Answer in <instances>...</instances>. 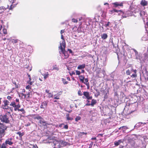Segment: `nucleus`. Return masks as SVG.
Returning <instances> with one entry per match:
<instances>
[{
    "label": "nucleus",
    "instance_id": "1",
    "mask_svg": "<svg viewBox=\"0 0 148 148\" xmlns=\"http://www.w3.org/2000/svg\"><path fill=\"white\" fill-rule=\"evenodd\" d=\"M3 103L1 106V108L4 110H10L12 112L13 111V108L12 107H10L9 106L10 102L9 101L6 100L5 99L3 101Z\"/></svg>",
    "mask_w": 148,
    "mask_h": 148
},
{
    "label": "nucleus",
    "instance_id": "2",
    "mask_svg": "<svg viewBox=\"0 0 148 148\" xmlns=\"http://www.w3.org/2000/svg\"><path fill=\"white\" fill-rule=\"evenodd\" d=\"M62 45L63 46H61L59 47V49H60L59 52L60 53H62L64 56V58L65 59H67L69 57V55L67 51L65 50L66 44L64 41L62 43Z\"/></svg>",
    "mask_w": 148,
    "mask_h": 148
},
{
    "label": "nucleus",
    "instance_id": "3",
    "mask_svg": "<svg viewBox=\"0 0 148 148\" xmlns=\"http://www.w3.org/2000/svg\"><path fill=\"white\" fill-rule=\"evenodd\" d=\"M10 106L12 107V108H14V110L15 111L17 110H18V111H20L21 112H22L23 114H25V112L24 109L22 108L21 109H19L21 107V105L20 104H16V103L15 102L13 101L10 103Z\"/></svg>",
    "mask_w": 148,
    "mask_h": 148
},
{
    "label": "nucleus",
    "instance_id": "4",
    "mask_svg": "<svg viewBox=\"0 0 148 148\" xmlns=\"http://www.w3.org/2000/svg\"><path fill=\"white\" fill-rule=\"evenodd\" d=\"M0 120L1 122L6 123H9L10 122L9 116L6 113L3 115H0Z\"/></svg>",
    "mask_w": 148,
    "mask_h": 148
},
{
    "label": "nucleus",
    "instance_id": "5",
    "mask_svg": "<svg viewBox=\"0 0 148 148\" xmlns=\"http://www.w3.org/2000/svg\"><path fill=\"white\" fill-rule=\"evenodd\" d=\"M38 120H39L38 125H40V126L47 125V123L46 121L44 120L40 116H38Z\"/></svg>",
    "mask_w": 148,
    "mask_h": 148
},
{
    "label": "nucleus",
    "instance_id": "6",
    "mask_svg": "<svg viewBox=\"0 0 148 148\" xmlns=\"http://www.w3.org/2000/svg\"><path fill=\"white\" fill-rule=\"evenodd\" d=\"M7 128V126L0 122V133L1 135H4V132Z\"/></svg>",
    "mask_w": 148,
    "mask_h": 148
},
{
    "label": "nucleus",
    "instance_id": "7",
    "mask_svg": "<svg viewBox=\"0 0 148 148\" xmlns=\"http://www.w3.org/2000/svg\"><path fill=\"white\" fill-rule=\"evenodd\" d=\"M84 96L82 97L83 99L86 98L87 99H91L92 98V96H90V92L87 91H85L83 92Z\"/></svg>",
    "mask_w": 148,
    "mask_h": 148
},
{
    "label": "nucleus",
    "instance_id": "8",
    "mask_svg": "<svg viewBox=\"0 0 148 148\" xmlns=\"http://www.w3.org/2000/svg\"><path fill=\"white\" fill-rule=\"evenodd\" d=\"M13 139L12 138H9L7 139L5 141L6 144H8L9 145H11L13 144V142H12Z\"/></svg>",
    "mask_w": 148,
    "mask_h": 148
},
{
    "label": "nucleus",
    "instance_id": "9",
    "mask_svg": "<svg viewBox=\"0 0 148 148\" xmlns=\"http://www.w3.org/2000/svg\"><path fill=\"white\" fill-rule=\"evenodd\" d=\"M114 6V7L116 8L118 6L123 7V3H119L118 2H116L112 3Z\"/></svg>",
    "mask_w": 148,
    "mask_h": 148
},
{
    "label": "nucleus",
    "instance_id": "10",
    "mask_svg": "<svg viewBox=\"0 0 148 148\" xmlns=\"http://www.w3.org/2000/svg\"><path fill=\"white\" fill-rule=\"evenodd\" d=\"M131 71L134 72V73L132 74L131 75V77H135L137 76V74H136L137 70H134L133 69H132L131 70Z\"/></svg>",
    "mask_w": 148,
    "mask_h": 148
},
{
    "label": "nucleus",
    "instance_id": "11",
    "mask_svg": "<svg viewBox=\"0 0 148 148\" xmlns=\"http://www.w3.org/2000/svg\"><path fill=\"white\" fill-rule=\"evenodd\" d=\"M47 105V103L45 101L41 103L40 107L42 108H44L45 107H46Z\"/></svg>",
    "mask_w": 148,
    "mask_h": 148
},
{
    "label": "nucleus",
    "instance_id": "12",
    "mask_svg": "<svg viewBox=\"0 0 148 148\" xmlns=\"http://www.w3.org/2000/svg\"><path fill=\"white\" fill-rule=\"evenodd\" d=\"M85 64H82L79 65L77 67V69H78L80 70L83 69L85 68Z\"/></svg>",
    "mask_w": 148,
    "mask_h": 148
},
{
    "label": "nucleus",
    "instance_id": "13",
    "mask_svg": "<svg viewBox=\"0 0 148 148\" xmlns=\"http://www.w3.org/2000/svg\"><path fill=\"white\" fill-rule=\"evenodd\" d=\"M49 90H45V92L48 94V97L49 98H50L53 97V94L52 93H49Z\"/></svg>",
    "mask_w": 148,
    "mask_h": 148
},
{
    "label": "nucleus",
    "instance_id": "14",
    "mask_svg": "<svg viewBox=\"0 0 148 148\" xmlns=\"http://www.w3.org/2000/svg\"><path fill=\"white\" fill-rule=\"evenodd\" d=\"M140 4L143 6H145L147 5V2L145 0H142L141 1Z\"/></svg>",
    "mask_w": 148,
    "mask_h": 148
},
{
    "label": "nucleus",
    "instance_id": "15",
    "mask_svg": "<svg viewBox=\"0 0 148 148\" xmlns=\"http://www.w3.org/2000/svg\"><path fill=\"white\" fill-rule=\"evenodd\" d=\"M97 103V101L96 100L93 99H92L91 103H90L91 106H93L94 105L96 104Z\"/></svg>",
    "mask_w": 148,
    "mask_h": 148
},
{
    "label": "nucleus",
    "instance_id": "16",
    "mask_svg": "<svg viewBox=\"0 0 148 148\" xmlns=\"http://www.w3.org/2000/svg\"><path fill=\"white\" fill-rule=\"evenodd\" d=\"M108 36L107 34L104 33L103 34L101 35V38L103 40H105L107 38Z\"/></svg>",
    "mask_w": 148,
    "mask_h": 148
},
{
    "label": "nucleus",
    "instance_id": "17",
    "mask_svg": "<svg viewBox=\"0 0 148 148\" xmlns=\"http://www.w3.org/2000/svg\"><path fill=\"white\" fill-rule=\"evenodd\" d=\"M60 143L61 144L63 145L64 146H66L69 145V143L65 141H62Z\"/></svg>",
    "mask_w": 148,
    "mask_h": 148
},
{
    "label": "nucleus",
    "instance_id": "18",
    "mask_svg": "<svg viewBox=\"0 0 148 148\" xmlns=\"http://www.w3.org/2000/svg\"><path fill=\"white\" fill-rule=\"evenodd\" d=\"M79 79L81 82H84V75H80L79 76Z\"/></svg>",
    "mask_w": 148,
    "mask_h": 148
},
{
    "label": "nucleus",
    "instance_id": "19",
    "mask_svg": "<svg viewBox=\"0 0 148 148\" xmlns=\"http://www.w3.org/2000/svg\"><path fill=\"white\" fill-rule=\"evenodd\" d=\"M27 75L28 76V77H29V79L27 81V82L30 85L32 84V82L31 81V77L30 75H29L28 73H27Z\"/></svg>",
    "mask_w": 148,
    "mask_h": 148
},
{
    "label": "nucleus",
    "instance_id": "20",
    "mask_svg": "<svg viewBox=\"0 0 148 148\" xmlns=\"http://www.w3.org/2000/svg\"><path fill=\"white\" fill-rule=\"evenodd\" d=\"M144 55L143 61L145 62V60L148 59V54L147 53H145L144 54Z\"/></svg>",
    "mask_w": 148,
    "mask_h": 148
},
{
    "label": "nucleus",
    "instance_id": "21",
    "mask_svg": "<svg viewBox=\"0 0 148 148\" xmlns=\"http://www.w3.org/2000/svg\"><path fill=\"white\" fill-rule=\"evenodd\" d=\"M6 145L5 142L4 143H3L1 145H0V148H6Z\"/></svg>",
    "mask_w": 148,
    "mask_h": 148
},
{
    "label": "nucleus",
    "instance_id": "22",
    "mask_svg": "<svg viewBox=\"0 0 148 148\" xmlns=\"http://www.w3.org/2000/svg\"><path fill=\"white\" fill-rule=\"evenodd\" d=\"M25 89H23L22 90V92L21 93V95L22 96H23L25 98H26V94H24L23 93L24 92H25Z\"/></svg>",
    "mask_w": 148,
    "mask_h": 148
},
{
    "label": "nucleus",
    "instance_id": "23",
    "mask_svg": "<svg viewBox=\"0 0 148 148\" xmlns=\"http://www.w3.org/2000/svg\"><path fill=\"white\" fill-rule=\"evenodd\" d=\"M69 114H66V119L67 120H72L73 119L70 117Z\"/></svg>",
    "mask_w": 148,
    "mask_h": 148
},
{
    "label": "nucleus",
    "instance_id": "24",
    "mask_svg": "<svg viewBox=\"0 0 148 148\" xmlns=\"http://www.w3.org/2000/svg\"><path fill=\"white\" fill-rule=\"evenodd\" d=\"M61 38L63 40V41H62V43H60V46H63L62 45V44L63 42H64H64L65 44H66V43H65L64 39V36L62 34H61Z\"/></svg>",
    "mask_w": 148,
    "mask_h": 148
},
{
    "label": "nucleus",
    "instance_id": "25",
    "mask_svg": "<svg viewBox=\"0 0 148 148\" xmlns=\"http://www.w3.org/2000/svg\"><path fill=\"white\" fill-rule=\"evenodd\" d=\"M119 11L121 12L122 13V14H124L123 12H122V11H121V10H118L115 9H113V10H111V12H119Z\"/></svg>",
    "mask_w": 148,
    "mask_h": 148
},
{
    "label": "nucleus",
    "instance_id": "26",
    "mask_svg": "<svg viewBox=\"0 0 148 148\" xmlns=\"http://www.w3.org/2000/svg\"><path fill=\"white\" fill-rule=\"evenodd\" d=\"M60 92L58 93L57 95H54V99H59L60 98L59 97V96L60 95V94H59Z\"/></svg>",
    "mask_w": 148,
    "mask_h": 148
},
{
    "label": "nucleus",
    "instance_id": "27",
    "mask_svg": "<svg viewBox=\"0 0 148 148\" xmlns=\"http://www.w3.org/2000/svg\"><path fill=\"white\" fill-rule=\"evenodd\" d=\"M16 134H18L20 137H21L24 135V133L23 132L21 133L20 132H18L16 133Z\"/></svg>",
    "mask_w": 148,
    "mask_h": 148
},
{
    "label": "nucleus",
    "instance_id": "28",
    "mask_svg": "<svg viewBox=\"0 0 148 148\" xmlns=\"http://www.w3.org/2000/svg\"><path fill=\"white\" fill-rule=\"evenodd\" d=\"M42 75L44 76V78L45 79H46L47 77H48L49 74L48 72L45 74H42Z\"/></svg>",
    "mask_w": 148,
    "mask_h": 148
},
{
    "label": "nucleus",
    "instance_id": "29",
    "mask_svg": "<svg viewBox=\"0 0 148 148\" xmlns=\"http://www.w3.org/2000/svg\"><path fill=\"white\" fill-rule=\"evenodd\" d=\"M9 7L8 5L7 7V8H5L3 6H1L0 7V10H3V11H4L6 10L7 8H8Z\"/></svg>",
    "mask_w": 148,
    "mask_h": 148
},
{
    "label": "nucleus",
    "instance_id": "30",
    "mask_svg": "<svg viewBox=\"0 0 148 148\" xmlns=\"http://www.w3.org/2000/svg\"><path fill=\"white\" fill-rule=\"evenodd\" d=\"M87 134V133L86 132L85 133L84 132H80L79 134V136L80 137H81V136L82 137V136L83 135H84V134L86 135Z\"/></svg>",
    "mask_w": 148,
    "mask_h": 148
},
{
    "label": "nucleus",
    "instance_id": "31",
    "mask_svg": "<svg viewBox=\"0 0 148 148\" xmlns=\"http://www.w3.org/2000/svg\"><path fill=\"white\" fill-rule=\"evenodd\" d=\"M11 41L14 44L17 43L18 41V40L16 39H12Z\"/></svg>",
    "mask_w": 148,
    "mask_h": 148
},
{
    "label": "nucleus",
    "instance_id": "32",
    "mask_svg": "<svg viewBox=\"0 0 148 148\" xmlns=\"http://www.w3.org/2000/svg\"><path fill=\"white\" fill-rule=\"evenodd\" d=\"M52 70L58 71L59 70V69L57 67V65H56L53 66Z\"/></svg>",
    "mask_w": 148,
    "mask_h": 148
},
{
    "label": "nucleus",
    "instance_id": "33",
    "mask_svg": "<svg viewBox=\"0 0 148 148\" xmlns=\"http://www.w3.org/2000/svg\"><path fill=\"white\" fill-rule=\"evenodd\" d=\"M62 81L64 84H67L68 82L66 81V79L64 78L62 79Z\"/></svg>",
    "mask_w": 148,
    "mask_h": 148
},
{
    "label": "nucleus",
    "instance_id": "34",
    "mask_svg": "<svg viewBox=\"0 0 148 148\" xmlns=\"http://www.w3.org/2000/svg\"><path fill=\"white\" fill-rule=\"evenodd\" d=\"M20 49H21V52H24L25 51V48L23 47H20Z\"/></svg>",
    "mask_w": 148,
    "mask_h": 148
},
{
    "label": "nucleus",
    "instance_id": "35",
    "mask_svg": "<svg viewBox=\"0 0 148 148\" xmlns=\"http://www.w3.org/2000/svg\"><path fill=\"white\" fill-rule=\"evenodd\" d=\"M145 12L144 11H141L140 13V14L141 16L142 17L143 16L145 15Z\"/></svg>",
    "mask_w": 148,
    "mask_h": 148
},
{
    "label": "nucleus",
    "instance_id": "36",
    "mask_svg": "<svg viewBox=\"0 0 148 148\" xmlns=\"http://www.w3.org/2000/svg\"><path fill=\"white\" fill-rule=\"evenodd\" d=\"M89 99H87L86 101L87 103L86 104V106H91L90 103V101L89 100Z\"/></svg>",
    "mask_w": 148,
    "mask_h": 148
},
{
    "label": "nucleus",
    "instance_id": "37",
    "mask_svg": "<svg viewBox=\"0 0 148 148\" xmlns=\"http://www.w3.org/2000/svg\"><path fill=\"white\" fill-rule=\"evenodd\" d=\"M78 94L79 96H82L83 95V93L80 90H79L78 91Z\"/></svg>",
    "mask_w": 148,
    "mask_h": 148
},
{
    "label": "nucleus",
    "instance_id": "38",
    "mask_svg": "<svg viewBox=\"0 0 148 148\" xmlns=\"http://www.w3.org/2000/svg\"><path fill=\"white\" fill-rule=\"evenodd\" d=\"M81 119V118L79 116H77L76 118H75V121H77Z\"/></svg>",
    "mask_w": 148,
    "mask_h": 148
},
{
    "label": "nucleus",
    "instance_id": "39",
    "mask_svg": "<svg viewBox=\"0 0 148 148\" xmlns=\"http://www.w3.org/2000/svg\"><path fill=\"white\" fill-rule=\"evenodd\" d=\"M126 73L127 75H130V71L129 69H128L126 71Z\"/></svg>",
    "mask_w": 148,
    "mask_h": 148
},
{
    "label": "nucleus",
    "instance_id": "40",
    "mask_svg": "<svg viewBox=\"0 0 148 148\" xmlns=\"http://www.w3.org/2000/svg\"><path fill=\"white\" fill-rule=\"evenodd\" d=\"M108 98V95H107V93L106 92V93L104 94V99H106Z\"/></svg>",
    "mask_w": 148,
    "mask_h": 148
},
{
    "label": "nucleus",
    "instance_id": "41",
    "mask_svg": "<svg viewBox=\"0 0 148 148\" xmlns=\"http://www.w3.org/2000/svg\"><path fill=\"white\" fill-rule=\"evenodd\" d=\"M72 21L74 23H77L78 22L77 19H75L74 18H73L72 19Z\"/></svg>",
    "mask_w": 148,
    "mask_h": 148
},
{
    "label": "nucleus",
    "instance_id": "42",
    "mask_svg": "<svg viewBox=\"0 0 148 148\" xmlns=\"http://www.w3.org/2000/svg\"><path fill=\"white\" fill-rule=\"evenodd\" d=\"M84 82H83L84 84H85L86 83H89L88 81V79L87 78L84 79Z\"/></svg>",
    "mask_w": 148,
    "mask_h": 148
},
{
    "label": "nucleus",
    "instance_id": "43",
    "mask_svg": "<svg viewBox=\"0 0 148 148\" xmlns=\"http://www.w3.org/2000/svg\"><path fill=\"white\" fill-rule=\"evenodd\" d=\"M125 128H126V129L127 128L126 126H122V127H119V130H120L121 129L122 130L123 129H125Z\"/></svg>",
    "mask_w": 148,
    "mask_h": 148
},
{
    "label": "nucleus",
    "instance_id": "44",
    "mask_svg": "<svg viewBox=\"0 0 148 148\" xmlns=\"http://www.w3.org/2000/svg\"><path fill=\"white\" fill-rule=\"evenodd\" d=\"M119 144L120 143L118 141H116L114 143V145L116 146H118Z\"/></svg>",
    "mask_w": 148,
    "mask_h": 148
},
{
    "label": "nucleus",
    "instance_id": "45",
    "mask_svg": "<svg viewBox=\"0 0 148 148\" xmlns=\"http://www.w3.org/2000/svg\"><path fill=\"white\" fill-rule=\"evenodd\" d=\"M76 75H79L81 74V72L79 71H76Z\"/></svg>",
    "mask_w": 148,
    "mask_h": 148
},
{
    "label": "nucleus",
    "instance_id": "46",
    "mask_svg": "<svg viewBox=\"0 0 148 148\" xmlns=\"http://www.w3.org/2000/svg\"><path fill=\"white\" fill-rule=\"evenodd\" d=\"M12 97L10 96H8L7 97V99L9 101H10V100H11V99H12Z\"/></svg>",
    "mask_w": 148,
    "mask_h": 148
},
{
    "label": "nucleus",
    "instance_id": "47",
    "mask_svg": "<svg viewBox=\"0 0 148 148\" xmlns=\"http://www.w3.org/2000/svg\"><path fill=\"white\" fill-rule=\"evenodd\" d=\"M13 83L15 85L16 88H18V85L16 84V82H13Z\"/></svg>",
    "mask_w": 148,
    "mask_h": 148
},
{
    "label": "nucleus",
    "instance_id": "48",
    "mask_svg": "<svg viewBox=\"0 0 148 148\" xmlns=\"http://www.w3.org/2000/svg\"><path fill=\"white\" fill-rule=\"evenodd\" d=\"M26 98H29L30 97V92H29L26 95Z\"/></svg>",
    "mask_w": 148,
    "mask_h": 148
},
{
    "label": "nucleus",
    "instance_id": "49",
    "mask_svg": "<svg viewBox=\"0 0 148 148\" xmlns=\"http://www.w3.org/2000/svg\"><path fill=\"white\" fill-rule=\"evenodd\" d=\"M3 33L5 34H7V30L6 29H3Z\"/></svg>",
    "mask_w": 148,
    "mask_h": 148
},
{
    "label": "nucleus",
    "instance_id": "50",
    "mask_svg": "<svg viewBox=\"0 0 148 148\" xmlns=\"http://www.w3.org/2000/svg\"><path fill=\"white\" fill-rule=\"evenodd\" d=\"M110 23V22H108L107 24H105L104 26L106 27H107L109 26Z\"/></svg>",
    "mask_w": 148,
    "mask_h": 148
},
{
    "label": "nucleus",
    "instance_id": "51",
    "mask_svg": "<svg viewBox=\"0 0 148 148\" xmlns=\"http://www.w3.org/2000/svg\"><path fill=\"white\" fill-rule=\"evenodd\" d=\"M64 128L65 129H67L68 128V125H65L64 126Z\"/></svg>",
    "mask_w": 148,
    "mask_h": 148
},
{
    "label": "nucleus",
    "instance_id": "52",
    "mask_svg": "<svg viewBox=\"0 0 148 148\" xmlns=\"http://www.w3.org/2000/svg\"><path fill=\"white\" fill-rule=\"evenodd\" d=\"M14 8V6L12 5H11L10 8H9V10H12L13 8Z\"/></svg>",
    "mask_w": 148,
    "mask_h": 148
},
{
    "label": "nucleus",
    "instance_id": "53",
    "mask_svg": "<svg viewBox=\"0 0 148 148\" xmlns=\"http://www.w3.org/2000/svg\"><path fill=\"white\" fill-rule=\"evenodd\" d=\"M30 125V123H27V124H25V126H27H27H29Z\"/></svg>",
    "mask_w": 148,
    "mask_h": 148
},
{
    "label": "nucleus",
    "instance_id": "54",
    "mask_svg": "<svg viewBox=\"0 0 148 148\" xmlns=\"http://www.w3.org/2000/svg\"><path fill=\"white\" fill-rule=\"evenodd\" d=\"M65 32L64 29L61 30L60 31V34H62L63 33Z\"/></svg>",
    "mask_w": 148,
    "mask_h": 148
},
{
    "label": "nucleus",
    "instance_id": "55",
    "mask_svg": "<svg viewBox=\"0 0 148 148\" xmlns=\"http://www.w3.org/2000/svg\"><path fill=\"white\" fill-rule=\"evenodd\" d=\"M16 102L18 103V104H20L19 99H16Z\"/></svg>",
    "mask_w": 148,
    "mask_h": 148
},
{
    "label": "nucleus",
    "instance_id": "56",
    "mask_svg": "<svg viewBox=\"0 0 148 148\" xmlns=\"http://www.w3.org/2000/svg\"><path fill=\"white\" fill-rule=\"evenodd\" d=\"M26 88L27 89H29L30 88V86L29 85L27 86L26 87Z\"/></svg>",
    "mask_w": 148,
    "mask_h": 148
},
{
    "label": "nucleus",
    "instance_id": "57",
    "mask_svg": "<svg viewBox=\"0 0 148 148\" xmlns=\"http://www.w3.org/2000/svg\"><path fill=\"white\" fill-rule=\"evenodd\" d=\"M68 51H69V52L70 53H72V52H73L72 50L71 49H68Z\"/></svg>",
    "mask_w": 148,
    "mask_h": 148
},
{
    "label": "nucleus",
    "instance_id": "58",
    "mask_svg": "<svg viewBox=\"0 0 148 148\" xmlns=\"http://www.w3.org/2000/svg\"><path fill=\"white\" fill-rule=\"evenodd\" d=\"M75 73L74 71H72L71 73H70V75H75Z\"/></svg>",
    "mask_w": 148,
    "mask_h": 148
},
{
    "label": "nucleus",
    "instance_id": "59",
    "mask_svg": "<svg viewBox=\"0 0 148 148\" xmlns=\"http://www.w3.org/2000/svg\"><path fill=\"white\" fill-rule=\"evenodd\" d=\"M64 124L63 123H62V124H60L59 125V127H60L61 128L62 127V125H64Z\"/></svg>",
    "mask_w": 148,
    "mask_h": 148
},
{
    "label": "nucleus",
    "instance_id": "60",
    "mask_svg": "<svg viewBox=\"0 0 148 148\" xmlns=\"http://www.w3.org/2000/svg\"><path fill=\"white\" fill-rule=\"evenodd\" d=\"M87 86H90L89 83H86V84H85Z\"/></svg>",
    "mask_w": 148,
    "mask_h": 148
},
{
    "label": "nucleus",
    "instance_id": "61",
    "mask_svg": "<svg viewBox=\"0 0 148 148\" xmlns=\"http://www.w3.org/2000/svg\"><path fill=\"white\" fill-rule=\"evenodd\" d=\"M103 134H98L97 135V136H101V137H102L103 136Z\"/></svg>",
    "mask_w": 148,
    "mask_h": 148
},
{
    "label": "nucleus",
    "instance_id": "62",
    "mask_svg": "<svg viewBox=\"0 0 148 148\" xmlns=\"http://www.w3.org/2000/svg\"><path fill=\"white\" fill-rule=\"evenodd\" d=\"M101 92H102L103 94H104L106 93V91L105 90H102L101 91Z\"/></svg>",
    "mask_w": 148,
    "mask_h": 148
},
{
    "label": "nucleus",
    "instance_id": "63",
    "mask_svg": "<svg viewBox=\"0 0 148 148\" xmlns=\"http://www.w3.org/2000/svg\"><path fill=\"white\" fill-rule=\"evenodd\" d=\"M118 141L119 142V143L123 142V141H122L121 140H118Z\"/></svg>",
    "mask_w": 148,
    "mask_h": 148
},
{
    "label": "nucleus",
    "instance_id": "64",
    "mask_svg": "<svg viewBox=\"0 0 148 148\" xmlns=\"http://www.w3.org/2000/svg\"><path fill=\"white\" fill-rule=\"evenodd\" d=\"M84 72H85V71H84V69H82V70H81V73H84Z\"/></svg>",
    "mask_w": 148,
    "mask_h": 148
}]
</instances>
